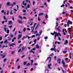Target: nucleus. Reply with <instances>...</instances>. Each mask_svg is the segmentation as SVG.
Here are the masks:
<instances>
[{
  "mask_svg": "<svg viewBox=\"0 0 73 73\" xmlns=\"http://www.w3.org/2000/svg\"><path fill=\"white\" fill-rule=\"evenodd\" d=\"M70 39H71L72 37V35H71V34H70Z\"/></svg>",
  "mask_w": 73,
  "mask_h": 73,
  "instance_id": "a19ab883",
  "label": "nucleus"
},
{
  "mask_svg": "<svg viewBox=\"0 0 73 73\" xmlns=\"http://www.w3.org/2000/svg\"><path fill=\"white\" fill-rule=\"evenodd\" d=\"M25 48H26V47H24V46H23L22 48V50H24L25 49Z\"/></svg>",
  "mask_w": 73,
  "mask_h": 73,
  "instance_id": "aec40b11",
  "label": "nucleus"
},
{
  "mask_svg": "<svg viewBox=\"0 0 73 73\" xmlns=\"http://www.w3.org/2000/svg\"><path fill=\"white\" fill-rule=\"evenodd\" d=\"M48 59L49 60V62L51 61V57H49L48 58Z\"/></svg>",
  "mask_w": 73,
  "mask_h": 73,
  "instance_id": "4468645a",
  "label": "nucleus"
},
{
  "mask_svg": "<svg viewBox=\"0 0 73 73\" xmlns=\"http://www.w3.org/2000/svg\"><path fill=\"white\" fill-rule=\"evenodd\" d=\"M12 27H13L12 25H11L9 27V28H10L11 29V28H12Z\"/></svg>",
  "mask_w": 73,
  "mask_h": 73,
  "instance_id": "bb28decb",
  "label": "nucleus"
},
{
  "mask_svg": "<svg viewBox=\"0 0 73 73\" xmlns=\"http://www.w3.org/2000/svg\"><path fill=\"white\" fill-rule=\"evenodd\" d=\"M7 5H8V6H9V4H10V3L9 2H7Z\"/></svg>",
  "mask_w": 73,
  "mask_h": 73,
  "instance_id": "5701e85b",
  "label": "nucleus"
},
{
  "mask_svg": "<svg viewBox=\"0 0 73 73\" xmlns=\"http://www.w3.org/2000/svg\"><path fill=\"white\" fill-rule=\"evenodd\" d=\"M31 65L32 66L33 65V60H31Z\"/></svg>",
  "mask_w": 73,
  "mask_h": 73,
  "instance_id": "2eb2a0df",
  "label": "nucleus"
},
{
  "mask_svg": "<svg viewBox=\"0 0 73 73\" xmlns=\"http://www.w3.org/2000/svg\"><path fill=\"white\" fill-rule=\"evenodd\" d=\"M20 60V59L19 58H18L17 60H16V62H18V61H19Z\"/></svg>",
  "mask_w": 73,
  "mask_h": 73,
  "instance_id": "c9c22d12",
  "label": "nucleus"
},
{
  "mask_svg": "<svg viewBox=\"0 0 73 73\" xmlns=\"http://www.w3.org/2000/svg\"><path fill=\"white\" fill-rule=\"evenodd\" d=\"M55 49V48H52L50 49V50H54Z\"/></svg>",
  "mask_w": 73,
  "mask_h": 73,
  "instance_id": "a878e982",
  "label": "nucleus"
},
{
  "mask_svg": "<svg viewBox=\"0 0 73 73\" xmlns=\"http://www.w3.org/2000/svg\"><path fill=\"white\" fill-rule=\"evenodd\" d=\"M62 63L63 64V66L65 67V62L64 61V60H62Z\"/></svg>",
  "mask_w": 73,
  "mask_h": 73,
  "instance_id": "7ed1b4c3",
  "label": "nucleus"
},
{
  "mask_svg": "<svg viewBox=\"0 0 73 73\" xmlns=\"http://www.w3.org/2000/svg\"><path fill=\"white\" fill-rule=\"evenodd\" d=\"M26 65L27 66H29V65H30V63H28Z\"/></svg>",
  "mask_w": 73,
  "mask_h": 73,
  "instance_id": "b1692460",
  "label": "nucleus"
},
{
  "mask_svg": "<svg viewBox=\"0 0 73 73\" xmlns=\"http://www.w3.org/2000/svg\"><path fill=\"white\" fill-rule=\"evenodd\" d=\"M65 61L66 62H68V58H66V59H65Z\"/></svg>",
  "mask_w": 73,
  "mask_h": 73,
  "instance_id": "4be33fe9",
  "label": "nucleus"
},
{
  "mask_svg": "<svg viewBox=\"0 0 73 73\" xmlns=\"http://www.w3.org/2000/svg\"><path fill=\"white\" fill-rule=\"evenodd\" d=\"M38 21H40L41 20V19H40L39 18V17H38Z\"/></svg>",
  "mask_w": 73,
  "mask_h": 73,
  "instance_id": "c756f323",
  "label": "nucleus"
},
{
  "mask_svg": "<svg viewBox=\"0 0 73 73\" xmlns=\"http://www.w3.org/2000/svg\"><path fill=\"white\" fill-rule=\"evenodd\" d=\"M36 36H40V35L38 34H37L36 35Z\"/></svg>",
  "mask_w": 73,
  "mask_h": 73,
  "instance_id": "8fccbe9b",
  "label": "nucleus"
},
{
  "mask_svg": "<svg viewBox=\"0 0 73 73\" xmlns=\"http://www.w3.org/2000/svg\"><path fill=\"white\" fill-rule=\"evenodd\" d=\"M70 54V58H71V53H69Z\"/></svg>",
  "mask_w": 73,
  "mask_h": 73,
  "instance_id": "603ef678",
  "label": "nucleus"
},
{
  "mask_svg": "<svg viewBox=\"0 0 73 73\" xmlns=\"http://www.w3.org/2000/svg\"><path fill=\"white\" fill-rule=\"evenodd\" d=\"M58 37V40H60V41H61V38H60V37Z\"/></svg>",
  "mask_w": 73,
  "mask_h": 73,
  "instance_id": "79ce46f5",
  "label": "nucleus"
},
{
  "mask_svg": "<svg viewBox=\"0 0 73 73\" xmlns=\"http://www.w3.org/2000/svg\"><path fill=\"white\" fill-rule=\"evenodd\" d=\"M67 25H66V24H65L64 25V27H66Z\"/></svg>",
  "mask_w": 73,
  "mask_h": 73,
  "instance_id": "e2e57ef3",
  "label": "nucleus"
},
{
  "mask_svg": "<svg viewBox=\"0 0 73 73\" xmlns=\"http://www.w3.org/2000/svg\"><path fill=\"white\" fill-rule=\"evenodd\" d=\"M56 35L57 36H61V35L60 34V33H56Z\"/></svg>",
  "mask_w": 73,
  "mask_h": 73,
  "instance_id": "dca6fc26",
  "label": "nucleus"
},
{
  "mask_svg": "<svg viewBox=\"0 0 73 73\" xmlns=\"http://www.w3.org/2000/svg\"><path fill=\"white\" fill-rule=\"evenodd\" d=\"M26 63H27L26 62H24V65H26Z\"/></svg>",
  "mask_w": 73,
  "mask_h": 73,
  "instance_id": "864d4df0",
  "label": "nucleus"
},
{
  "mask_svg": "<svg viewBox=\"0 0 73 73\" xmlns=\"http://www.w3.org/2000/svg\"><path fill=\"white\" fill-rule=\"evenodd\" d=\"M12 24V21H9V23H8V25H11Z\"/></svg>",
  "mask_w": 73,
  "mask_h": 73,
  "instance_id": "20e7f679",
  "label": "nucleus"
},
{
  "mask_svg": "<svg viewBox=\"0 0 73 73\" xmlns=\"http://www.w3.org/2000/svg\"><path fill=\"white\" fill-rule=\"evenodd\" d=\"M19 17L21 19H23V17H22L21 16V15H19Z\"/></svg>",
  "mask_w": 73,
  "mask_h": 73,
  "instance_id": "cd10ccee",
  "label": "nucleus"
},
{
  "mask_svg": "<svg viewBox=\"0 0 73 73\" xmlns=\"http://www.w3.org/2000/svg\"><path fill=\"white\" fill-rule=\"evenodd\" d=\"M26 2H28V3H30V1L29 0H26Z\"/></svg>",
  "mask_w": 73,
  "mask_h": 73,
  "instance_id": "58836bf2",
  "label": "nucleus"
},
{
  "mask_svg": "<svg viewBox=\"0 0 73 73\" xmlns=\"http://www.w3.org/2000/svg\"><path fill=\"white\" fill-rule=\"evenodd\" d=\"M61 61V59L59 58L58 59L57 62L59 64H60V61Z\"/></svg>",
  "mask_w": 73,
  "mask_h": 73,
  "instance_id": "ddd939ff",
  "label": "nucleus"
},
{
  "mask_svg": "<svg viewBox=\"0 0 73 73\" xmlns=\"http://www.w3.org/2000/svg\"><path fill=\"white\" fill-rule=\"evenodd\" d=\"M56 27H58V23H56Z\"/></svg>",
  "mask_w": 73,
  "mask_h": 73,
  "instance_id": "e433bc0d",
  "label": "nucleus"
},
{
  "mask_svg": "<svg viewBox=\"0 0 73 73\" xmlns=\"http://www.w3.org/2000/svg\"><path fill=\"white\" fill-rule=\"evenodd\" d=\"M69 24H72V21H70V20H68V22L67 23V25L68 27H69Z\"/></svg>",
  "mask_w": 73,
  "mask_h": 73,
  "instance_id": "f257e3e1",
  "label": "nucleus"
},
{
  "mask_svg": "<svg viewBox=\"0 0 73 73\" xmlns=\"http://www.w3.org/2000/svg\"><path fill=\"white\" fill-rule=\"evenodd\" d=\"M66 52H67V51H63V53H64V54H65V53H66Z\"/></svg>",
  "mask_w": 73,
  "mask_h": 73,
  "instance_id": "412c9836",
  "label": "nucleus"
},
{
  "mask_svg": "<svg viewBox=\"0 0 73 73\" xmlns=\"http://www.w3.org/2000/svg\"><path fill=\"white\" fill-rule=\"evenodd\" d=\"M7 41H8V40H5L4 42V43H6V42H7Z\"/></svg>",
  "mask_w": 73,
  "mask_h": 73,
  "instance_id": "a18cd8bd",
  "label": "nucleus"
},
{
  "mask_svg": "<svg viewBox=\"0 0 73 73\" xmlns=\"http://www.w3.org/2000/svg\"><path fill=\"white\" fill-rule=\"evenodd\" d=\"M7 60V59L6 58H5L4 59L3 61H4V62H5Z\"/></svg>",
  "mask_w": 73,
  "mask_h": 73,
  "instance_id": "2f4dec72",
  "label": "nucleus"
},
{
  "mask_svg": "<svg viewBox=\"0 0 73 73\" xmlns=\"http://www.w3.org/2000/svg\"><path fill=\"white\" fill-rule=\"evenodd\" d=\"M25 56V55H24L23 56H21V58H23Z\"/></svg>",
  "mask_w": 73,
  "mask_h": 73,
  "instance_id": "774afa93",
  "label": "nucleus"
},
{
  "mask_svg": "<svg viewBox=\"0 0 73 73\" xmlns=\"http://www.w3.org/2000/svg\"><path fill=\"white\" fill-rule=\"evenodd\" d=\"M43 14H44V13H40L39 14L38 16L42 15H43Z\"/></svg>",
  "mask_w": 73,
  "mask_h": 73,
  "instance_id": "a211bd4d",
  "label": "nucleus"
},
{
  "mask_svg": "<svg viewBox=\"0 0 73 73\" xmlns=\"http://www.w3.org/2000/svg\"><path fill=\"white\" fill-rule=\"evenodd\" d=\"M15 43H12V44H9V46H13L14 45H15Z\"/></svg>",
  "mask_w": 73,
  "mask_h": 73,
  "instance_id": "9b49d317",
  "label": "nucleus"
},
{
  "mask_svg": "<svg viewBox=\"0 0 73 73\" xmlns=\"http://www.w3.org/2000/svg\"><path fill=\"white\" fill-rule=\"evenodd\" d=\"M30 7V5H27V8H29Z\"/></svg>",
  "mask_w": 73,
  "mask_h": 73,
  "instance_id": "13d9d810",
  "label": "nucleus"
},
{
  "mask_svg": "<svg viewBox=\"0 0 73 73\" xmlns=\"http://www.w3.org/2000/svg\"><path fill=\"white\" fill-rule=\"evenodd\" d=\"M18 22L19 23H20V24H21L23 22H22V21H21L20 20H19L18 21Z\"/></svg>",
  "mask_w": 73,
  "mask_h": 73,
  "instance_id": "6ab92c4d",
  "label": "nucleus"
},
{
  "mask_svg": "<svg viewBox=\"0 0 73 73\" xmlns=\"http://www.w3.org/2000/svg\"><path fill=\"white\" fill-rule=\"evenodd\" d=\"M60 28V26H59L58 27L56 28V29L57 30H58V31H60V29H59Z\"/></svg>",
  "mask_w": 73,
  "mask_h": 73,
  "instance_id": "1a4fd4ad",
  "label": "nucleus"
},
{
  "mask_svg": "<svg viewBox=\"0 0 73 73\" xmlns=\"http://www.w3.org/2000/svg\"><path fill=\"white\" fill-rule=\"evenodd\" d=\"M39 25H40V24L38 23V25L36 26V27L35 29V30H36V29H37V28H38V26H39Z\"/></svg>",
  "mask_w": 73,
  "mask_h": 73,
  "instance_id": "f8f14e48",
  "label": "nucleus"
},
{
  "mask_svg": "<svg viewBox=\"0 0 73 73\" xmlns=\"http://www.w3.org/2000/svg\"><path fill=\"white\" fill-rule=\"evenodd\" d=\"M56 58H57V57L56 56H55L54 57V60H56Z\"/></svg>",
  "mask_w": 73,
  "mask_h": 73,
  "instance_id": "bf43d9fd",
  "label": "nucleus"
},
{
  "mask_svg": "<svg viewBox=\"0 0 73 73\" xmlns=\"http://www.w3.org/2000/svg\"><path fill=\"white\" fill-rule=\"evenodd\" d=\"M54 50L55 52H56V51H57V50H56V48H55V49H54Z\"/></svg>",
  "mask_w": 73,
  "mask_h": 73,
  "instance_id": "5fc2aeb1",
  "label": "nucleus"
},
{
  "mask_svg": "<svg viewBox=\"0 0 73 73\" xmlns=\"http://www.w3.org/2000/svg\"><path fill=\"white\" fill-rule=\"evenodd\" d=\"M8 35H9V34H7V35H5L4 38H5L6 37H7V36H8Z\"/></svg>",
  "mask_w": 73,
  "mask_h": 73,
  "instance_id": "3c124183",
  "label": "nucleus"
},
{
  "mask_svg": "<svg viewBox=\"0 0 73 73\" xmlns=\"http://www.w3.org/2000/svg\"><path fill=\"white\" fill-rule=\"evenodd\" d=\"M29 52L30 53H33V54H35V52H34V51H33L32 50H30L29 51Z\"/></svg>",
  "mask_w": 73,
  "mask_h": 73,
  "instance_id": "6e6552de",
  "label": "nucleus"
},
{
  "mask_svg": "<svg viewBox=\"0 0 73 73\" xmlns=\"http://www.w3.org/2000/svg\"><path fill=\"white\" fill-rule=\"evenodd\" d=\"M47 38H48V37H44V39H46H46H47Z\"/></svg>",
  "mask_w": 73,
  "mask_h": 73,
  "instance_id": "338daca9",
  "label": "nucleus"
},
{
  "mask_svg": "<svg viewBox=\"0 0 73 73\" xmlns=\"http://www.w3.org/2000/svg\"><path fill=\"white\" fill-rule=\"evenodd\" d=\"M21 51V49H19L18 51V52H20Z\"/></svg>",
  "mask_w": 73,
  "mask_h": 73,
  "instance_id": "0e129e2a",
  "label": "nucleus"
},
{
  "mask_svg": "<svg viewBox=\"0 0 73 73\" xmlns=\"http://www.w3.org/2000/svg\"><path fill=\"white\" fill-rule=\"evenodd\" d=\"M10 14L11 15H13V13H12V11H10Z\"/></svg>",
  "mask_w": 73,
  "mask_h": 73,
  "instance_id": "72a5a7b5",
  "label": "nucleus"
},
{
  "mask_svg": "<svg viewBox=\"0 0 73 73\" xmlns=\"http://www.w3.org/2000/svg\"><path fill=\"white\" fill-rule=\"evenodd\" d=\"M22 4H23V5H25V6H27V4L26 3H24V1H23V2Z\"/></svg>",
  "mask_w": 73,
  "mask_h": 73,
  "instance_id": "9d476101",
  "label": "nucleus"
},
{
  "mask_svg": "<svg viewBox=\"0 0 73 73\" xmlns=\"http://www.w3.org/2000/svg\"><path fill=\"white\" fill-rule=\"evenodd\" d=\"M33 50H36V48H33L32 49Z\"/></svg>",
  "mask_w": 73,
  "mask_h": 73,
  "instance_id": "6e6d98bb",
  "label": "nucleus"
},
{
  "mask_svg": "<svg viewBox=\"0 0 73 73\" xmlns=\"http://www.w3.org/2000/svg\"><path fill=\"white\" fill-rule=\"evenodd\" d=\"M4 29L5 32H6V31H7V28H4Z\"/></svg>",
  "mask_w": 73,
  "mask_h": 73,
  "instance_id": "393cba45",
  "label": "nucleus"
},
{
  "mask_svg": "<svg viewBox=\"0 0 73 73\" xmlns=\"http://www.w3.org/2000/svg\"><path fill=\"white\" fill-rule=\"evenodd\" d=\"M52 66V64L50 63V64H48V69H51L52 68H51L50 66Z\"/></svg>",
  "mask_w": 73,
  "mask_h": 73,
  "instance_id": "f03ea898",
  "label": "nucleus"
},
{
  "mask_svg": "<svg viewBox=\"0 0 73 73\" xmlns=\"http://www.w3.org/2000/svg\"><path fill=\"white\" fill-rule=\"evenodd\" d=\"M15 53V51H12L11 52V54H14Z\"/></svg>",
  "mask_w": 73,
  "mask_h": 73,
  "instance_id": "c85d7f7f",
  "label": "nucleus"
},
{
  "mask_svg": "<svg viewBox=\"0 0 73 73\" xmlns=\"http://www.w3.org/2000/svg\"><path fill=\"white\" fill-rule=\"evenodd\" d=\"M22 36V34H21L20 35H19L18 36V40H19L20 38H21Z\"/></svg>",
  "mask_w": 73,
  "mask_h": 73,
  "instance_id": "423d86ee",
  "label": "nucleus"
},
{
  "mask_svg": "<svg viewBox=\"0 0 73 73\" xmlns=\"http://www.w3.org/2000/svg\"><path fill=\"white\" fill-rule=\"evenodd\" d=\"M7 33H9V30H7Z\"/></svg>",
  "mask_w": 73,
  "mask_h": 73,
  "instance_id": "7c9ffc66",
  "label": "nucleus"
},
{
  "mask_svg": "<svg viewBox=\"0 0 73 73\" xmlns=\"http://www.w3.org/2000/svg\"><path fill=\"white\" fill-rule=\"evenodd\" d=\"M10 37H13V35H11V34L10 35Z\"/></svg>",
  "mask_w": 73,
  "mask_h": 73,
  "instance_id": "09e8293b",
  "label": "nucleus"
},
{
  "mask_svg": "<svg viewBox=\"0 0 73 73\" xmlns=\"http://www.w3.org/2000/svg\"><path fill=\"white\" fill-rule=\"evenodd\" d=\"M4 10H3L1 12L2 13H4Z\"/></svg>",
  "mask_w": 73,
  "mask_h": 73,
  "instance_id": "052dcab7",
  "label": "nucleus"
},
{
  "mask_svg": "<svg viewBox=\"0 0 73 73\" xmlns=\"http://www.w3.org/2000/svg\"><path fill=\"white\" fill-rule=\"evenodd\" d=\"M23 12H26V10H25L24 9H23Z\"/></svg>",
  "mask_w": 73,
  "mask_h": 73,
  "instance_id": "de8ad7c7",
  "label": "nucleus"
},
{
  "mask_svg": "<svg viewBox=\"0 0 73 73\" xmlns=\"http://www.w3.org/2000/svg\"><path fill=\"white\" fill-rule=\"evenodd\" d=\"M68 43V40H66L65 41L64 44V45H66Z\"/></svg>",
  "mask_w": 73,
  "mask_h": 73,
  "instance_id": "0eeeda50",
  "label": "nucleus"
},
{
  "mask_svg": "<svg viewBox=\"0 0 73 73\" xmlns=\"http://www.w3.org/2000/svg\"><path fill=\"white\" fill-rule=\"evenodd\" d=\"M30 70L31 71H32L33 70V68H31Z\"/></svg>",
  "mask_w": 73,
  "mask_h": 73,
  "instance_id": "4d7b16f0",
  "label": "nucleus"
},
{
  "mask_svg": "<svg viewBox=\"0 0 73 73\" xmlns=\"http://www.w3.org/2000/svg\"><path fill=\"white\" fill-rule=\"evenodd\" d=\"M36 48H37V49H38V48H39V46L38 45V44H37L36 46Z\"/></svg>",
  "mask_w": 73,
  "mask_h": 73,
  "instance_id": "f3484780",
  "label": "nucleus"
},
{
  "mask_svg": "<svg viewBox=\"0 0 73 73\" xmlns=\"http://www.w3.org/2000/svg\"><path fill=\"white\" fill-rule=\"evenodd\" d=\"M40 8H44V6H40Z\"/></svg>",
  "mask_w": 73,
  "mask_h": 73,
  "instance_id": "f704fd0d",
  "label": "nucleus"
},
{
  "mask_svg": "<svg viewBox=\"0 0 73 73\" xmlns=\"http://www.w3.org/2000/svg\"><path fill=\"white\" fill-rule=\"evenodd\" d=\"M36 41H37V40H36V39L34 41V42H35V44H36Z\"/></svg>",
  "mask_w": 73,
  "mask_h": 73,
  "instance_id": "37998d69",
  "label": "nucleus"
},
{
  "mask_svg": "<svg viewBox=\"0 0 73 73\" xmlns=\"http://www.w3.org/2000/svg\"><path fill=\"white\" fill-rule=\"evenodd\" d=\"M23 31H24V32H25L26 31V29H25V28H24L23 30Z\"/></svg>",
  "mask_w": 73,
  "mask_h": 73,
  "instance_id": "473e14b6",
  "label": "nucleus"
},
{
  "mask_svg": "<svg viewBox=\"0 0 73 73\" xmlns=\"http://www.w3.org/2000/svg\"><path fill=\"white\" fill-rule=\"evenodd\" d=\"M25 36H23L22 39V40H24L25 39Z\"/></svg>",
  "mask_w": 73,
  "mask_h": 73,
  "instance_id": "4c0bfd02",
  "label": "nucleus"
},
{
  "mask_svg": "<svg viewBox=\"0 0 73 73\" xmlns=\"http://www.w3.org/2000/svg\"><path fill=\"white\" fill-rule=\"evenodd\" d=\"M35 37V35H34L31 36V38H33V37Z\"/></svg>",
  "mask_w": 73,
  "mask_h": 73,
  "instance_id": "ea45409f",
  "label": "nucleus"
},
{
  "mask_svg": "<svg viewBox=\"0 0 73 73\" xmlns=\"http://www.w3.org/2000/svg\"><path fill=\"white\" fill-rule=\"evenodd\" d=\"M56 36L57 35H56V34L55 35V36H54L55 40H56Z\"/></svg>",
  "mask_w": 73,
  "mask_h": 73,
  "instance_id": "49530a36",
  "label": "nucleus"
},
{
  "mask_svg": "<svg viewBox=\"0 0 73 73\" xmlns=\"http://www.w3.org/2000/svg\"><path fill=\"white\" fill-rule=\"evenodd\" d=\"M46 18H48V15H46L45 16Z\"/></svg>",
  "mask_w": 73,
  "mask_h": 73,
  "instance_id": "680f3d73",
  "label": "nucleus"
},
{
  "mask_svg": "<svg viewBox=\"0 0 73 73\" xmlns=\"http://www.w3.org/2000/svg\"><path fill=\"white\" fill-rule=\"evenodd\" d=\"M36 23H35L34 24V27H33V28L32 29H31L32 31H31V32H33V30H34V28H35V26H36Z\"/></svg>",
  "mask_w": 73,
  "mask_h": 73,
  "instance_id": "39448f33",
  "label": "nucleus"
},
{
  "mask_svg": "<svg viewBox=\"0 0 73 73\" xmlns=\"http://www.w3.org/2000/svg\"><path fill=\"white\" fill-rule=\"evenodd\" d=\"M15 30H16V27H15L14 28V29L13 30V32H15Z\"/></svg>",
  "mask_w": 73,
  "mask_h": 73,
  "instance_id": "c03bdc74",
  "label": "nucleus"
},
{
  "mask_svg": "<svg viewBox=\"0 0 73 73\" xmlns=\"http://www.w3.org/2000/svg\"><path fill=\"white\" fill-rule=\"evenodd\" d=\"M5 22V21H3L2 22V24H4V22Z\"/></svg>",
  "mask_w": 73,
  "mask_h": 73,
  "instance_id": "69168bd1",
  "label": "nucleus"
}]
</instances>
